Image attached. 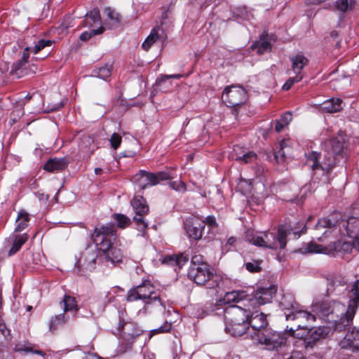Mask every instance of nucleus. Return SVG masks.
Returning a JSON list of instances; mask_svg holds the SVG:
<instances>
[{"label":"nucleus","mask_w":359,"mask_h":359,"mask_svg":"<svg viewBox=\"0 0 359 359\" xmlns=\"http://www.w3.org/2000/svg\"><path fill=\"white\" fill-rule=\"evenodd\" d=\"M351 298L348 307L337 301H323L312 306L316 318L332 323L336 330H341L350 325L359 306V299L349 292Z\"/></svg>","instance_id":"obj_1"},{"label":"nucleus","mask_w":359,"mask_h":359,"mask_svg":"<svg viewBox=\"0 0 359 359\" xmlns=\"http://www.w3.org/2000/svg\"><path fill=\"white\" fill-rule=\"evenodd\" d=\"M345 137L339 134L335 137L325 142V151L324 160L320 163L318 159L320 154L316 151H311L306 154V164L314 171V175L322 174L324 177L322 181L327 182V175L334 168L338 156H344L346 149Z\"/></svg>","instance_id":"obj_2"},{"label":"nucleus","mask_w":359,"mask_h":359,"mask_svg":"<svg viewBox=\"0 0 359 359\" xmlns=\"http://www.w3.org/2000/svg\"><path fill=\"white\" fill-rule=\"evenodd\" d=\"M241 305L231 304L224 311V330L233 337H240L247 333L248 320L252 306L246 301H241Z\"/></svg>","instance_id":"obj_3"},{"label":"nucleus","mask_w":359,"mask_h":359,"mask_svg":"<svg viewBox=\"0 0 359 359\" xmlns=\"http://www.w3.org/2000/svg\"><path fill=\"white\" fill-rule=\"evenodd\" d=\"M116 238V231L113 225L95 228L91 235L92 241L97 249L102 252L111 263L119 264L123 261V255L121 248L113 245Z\"/></svg>","instance_id":"obj_4"},{"label":"nucleus","mask_w":359,"mask_h":359,"mask_svg":"<svg viewBox=\"0 0 359 359\" xmlns=\"http://www.w3.org/2000/svg\"><path fill=\"white\" fill-rule=\"evenodd\" d=\"M277 292V287L271 285L267 287H259L253 291L251 295H248L244 290H233L225 294L222 302L228 304L233 302L239 303L241 301H246L252 309L270 302Z\"/></svg>","instance_id":"obj_5"},{"label":"nucleus","mask_w":359,"mask_h":359,"mask_svg":"<svg viewBox=\"0 0 359 359\" xmlns=\"http://www.w3.org/2000/svg\"><path fill=\"white\" fill-rule=\"evenodd\" d=\"M337 226L340 229L341 227L344 229L347 236L354 240L355 248L359 250V216L349 217L346 221H341L339 224L337 221H332L329 218H322L316 224V229L317 230L327 229L323 233L325 237H327L330 230L336 229Z\"/></svg>","instance_id":"obj_6"},{"label":"nucleus","mask_w":359,"mask_h":359,"mask_svg":"<svg viewBox=\"0 0 359 359\" xmlns=\"http://www.w3.org/2000/svg\"><path fill=\"white\" fill-rule=\"evenodd\" d=\"M284 313L286 320L294 323L290 327L287 326L286 331L289 332L290 335L299 339H303L305 334L302 333L307 332L308 328L312 327V324L316 320V315L312 311L303 309L302 306L294 311Z\"/></svg>","instance_id":"obj_7"},{"label":"nucleus","mask_w":359,"mask_h":359,"mask_svg":"<svg viewBox=\"0 0 359 359\" xmlns=\"http://www.w3.org/2000/svg\"><path fill=\"white\" fill-rule=\"evenodd\" d=\"M126 299L128 302L142 300L146 306L162 305L159 290L149 280L143 281L142 284L130 290Z\"/></svg>","instance_id":"obj_8"},{"label":"nucleus","mask_w":359,"mask_h":359,"mask_svg":"<svg viewBox=\"0 0 359 359\" xmlns=\"http://www.w3.org/2000/svg\"><path fill=\"white\" fill-rule=\"evenodd\" d=\"M188 276L198 285H207L208 288L218 287L220 282V278L214 273L209 264L189 267Z\"/></svg>","instance_id":"obj_9"},{"label":"nucleus","mask_w":359,"mask_h":359,"mask_svg":"<svg viewBox=\"0 0 359 359\" xmlns=\"http://www.w3.org/2000/svg\"><path fill=\"white\" fill-rule=\"evenodd\" d=\"M172 169L169 172H158L157 173L149 172L141 170L134 176V181L140 189H145L148 186H155L159 182L173 178Z\"/></svg>","instance_id":"obj_10"},{"label":"nucleus","mask_w":359,"mask_h":359,"mask_svg":"<svg viewBox=\"0 0 359 359\" xmlns=\"http://www.w3.org/2000/svg\"><path fill=\"white\" fill-rule=\"evenodd\" d=\"M290 229L285 225H280L277 232H262L264 240V248L276 250L279 247L284 249L287 245V236Z\"/></svg>","instance_id":"obj_11"},{"label":"nucleus","mask_w":359,"mask_h":359,"mask_svg":"<svg viewBox=\"0 0 359 359\" xmlns=\"http://www.w3.org/2000/svg\"><path fill=\"white\" fill-rule=\"evenodd\" d=\"M259 337L255 339L259 344H264L266 349L278 351L286 343L285 333L273 331L270 327L264 332H259Z\"/></svg>","instance_id":"obj_12"},{"label":"nucleus","mask_w":359,"mask_h":359,"mask_svg":"<svg viewBox=\"0 0 359 359\" xmlns=\"http://www.w3.org/2000/svg\"><path fill=\"white\" fill-rule=\"evenodd\" d=\"M142 334V330L133 321L120 320L117 328L119 339L126 345H131L134 340Z\"/></svg>","instance_id":"obj_13"},{"label":"nucleus","mask_w":359,"mask_h":359,"mask_svg":"<svg viewBox=\"0 0 359 359\" xmlns=\"http://www.w3.org/2000/svg\"><path fill=\"white\" fill-rule=\"evenodd\" d=\"M100 24L101 18L98 9H93L88 12L86 15V19L83 20V25L89 27H93L95 25H99V27L89 31L83 32L80 35V39L83 41H86L93 36L102 34L105 29Z\"/></svg>","instance_id":"obj_14"},{"label":"nucleus","mask_w":359,"mask_h":359,"mask_svg":"<svg viewBox=\"0 0 359 359\" xmlns=\"http://www.w3.org/2000/svg\"><path fill=\"white\" fill-rule=\"evenodd\" d=\"M131 205L135 213L133 220L138 231L144 233L148 226L147 223L143 219V217L149 212V210L147 201L142 196H136L132 200Z\"/></svg>","instance_id":"obj_15"},{"label":"nucleus","mask_w":359,"mask_h":359,"mask_svg":"<svg viewBox=\"0 0 359 359\" xmlns=\"http://www.w3.org/2000/svg\"><path fill=\"white\" fill-rule=\"evenodd\" d=\"M222 100L229 107L244 104L247 100V91L240 86H232L224 89Z\"/></svg>","instance_id":"obj_16"},{"label":"nucleus","mask_w":359,"mask_h":359,"mask_svg":"<svg viewBox=\"0 0 359 359\" xmlns=\"http://www.w3.org/2000/svg\"><path fill=\"white\" fill-rule=\"evenodd\" d=\"M248 327L251 338L253 340L257 339L259 337V332H264L269 328L266 315L259 313L258 311H252L251 310L248 320Z\"/></svg>","instance_id":"obj_17"},{"label":"nucleus","mask_w":359,"mask_h":359,"mask_svg":"<svg viewBox=\"0 0 359 359\" xmlns=\"http://www.w3.org/2000/svg\"><path fill=\"white\" fill-rule=\"evenodd\" d=\"M184 225L186 232L190 239L198 241L202 238L205 229V222L203 219L198 217L188 219L186 220Z\"/></svg>","instance_id":"obj_18"},{"label":"nucleus","mask_w":359,"mask_h":359,"mask_svg":"<svg viewBox=\"0 0 359 359\" xmlns=\"http://www.w3.org/2000/svg\"><path fill=\"white\" fill-rule=\"evenodd\" d=\"M341 348L359 352V327H354L348 331L345 337L339 342Z\"/></svg>","instance_id":"obj_19"},{"label":"nucleus","mask_w":359,"mask_h":359,"mask_svg":"<svg viewBox=\"0 0 359 359\" xmlns=\"http://www.w3.org/2000/svg\"><path fill=\"white\" fill-rule=\"evenodd\" d=\"M307 332H302V334H304V341L306 344L307 346L312 347L315 343L321 339H324L328 334L329 330L327 327H318L317 328L310 327L306 330Z\"/></svg>","instance_id":"obj_20"},{"label":"nucleus","mask_w":359,"mask_h":359,"mask_svg":"<svg viewBox=\"0 0 359 359\" xmlns=\"http://www.w3.org/2000/svg\"><path fill=\"white\" fill-rule=\"evenodd\" d=\"M97 256L93 251L86 250L83 252L81 258L76 262V273L83 275L80 268V265H83L86 270L91 271L95 268Z\"/></svg>","instance_id":"obj_21"},{"label":"nucleus","mask_w":359,"mask_h":359,"mask_svg":"<svg viewBox=\"0 0 359 359\" xmlns=\"http://www.w3.org/2000/svg\"><path fill=\"white\" fill-rule=\"evenodd\" d=\"M232 158L241 164L252 163L257 158V155L254 151H242V148L239 146H234Z\"/></svg>","instance_id":"obj_22"},{"label":"nucleus","mask_w":359,"mask_h":359,"mask_svg":"<svg viewBox=\"0 0 359 359\" xmlns=\"http://www.w3.org/2000/svg\"><path fill=\"white\" fill-rule=\"evenodd\" d=\"M29 57V48L27 47L22 53V58L17 62L13 63L10 72V74L17 78H20L26 74L25 67L27 59Z\"/></svg>","instance_id":"obj_23"},{"label":"nucleus","mask_w":359,"mask_h":359,"mask_svg":"<svg viewBox=\"0 0 359 359\" xmlns=\"http://www.w3.org/2000/svg\"><path fill=\"white\" fill-rule=\"evenodd\" d=\"M69 161L65 158H53L47 161L43 165V169L50 172H59L68 165Z\"/></svg>","instance_id":"obj_24"},{"label":"nucleus","mask_w":359,"mask_h":359,"mask_svg":"<svg viewBox=\"0 0 359 359\" xmlns=\"http://www.w3.org/2000/svg\"><path fill=\"white\" fill-rule=\"evenodd\" d=\"M343 109V101L340 98H331L320 104L319 109L323 112L335 113Z\"/></svg>","instance_id":"obj_25"},{"label":"nucleus","mask_w":359,"mask_h":359,"mask_svg":"<svg viewBox=\"0 0 359 359\" xmlns=\"http://www.w3.org/2000/svg\"><path fill=\"white\" fill-rule=\"evenodd\" d=\"M189 261V257L183 254L174 255L172 256L165 257L163 259V263L175 267L174 270L176 271L182 268Z\"/></svg>","instance_id":"obj_26"},{"label":"nucleus","mask_w":359,"mask_h":359,"mask_svg":"<svg viewBox=\"0 0 359 359\" xmlns=\"http://www.w3.org/2000/svg\"><path fill=\"white\" fill-rule=\"evenodd\" d=\"M252 50L257 49L259 54H263L271 50V42L266 34H262L259 39L251 46Z\"/></svg>","instance_id":"obj_27"},{"label":"nucleus","mask_w":359,"mask_h":359,"mask_svg":"<svg viewBox=\"0 0 359 359\" xmlns=\"http://www.w3.org/2000/svg\"><path fill=\"white\" fill-rule=\"evenodd\" d=\"M163 33V30L160 27H156L153 28L149 34V35L146 38L142 44V48L147 51L151 47V46L160 39L161 34Z\"/></svg>","instance_id":"obj_28"},{"label":"nucleus","mask_w":359,"mask_h":359,"mask_svg":"<svg viewBox=\"0 0 359 359\" xmlns=\"http://www.w3.org/2000/svg\"><path fill=\"white\" fill-rule=\"evenodd\" d=\"M280 305L285 312L289 313L297 309L300 305L298 304L292 294L290 293L284 294L280 301Z\"/></svg>","instance_id":"obj_29"},{"label":"nucleus","mask_w":359,"mask_h":359,"mask_svg":"<svg viewBox=\"0 0 359 359\" xmlns=\"http://www.w3.org/2000/svg\"><path fill=\"white\" fill-rule=\"evenodd\" d=\"M29 220L30 217L29 213L23 210H20L15 220L16 226L15 228V232H21L25 229L28 226Z\"/></svg>","instance_id":"obj_30"},{"label":"nucleus","mask_w":359,"mask_h":359,"mask_svg":"<svg viewBox=\"0 0 359 359\" xmlns=\"http://www.w3.org/2000/svg\"><path fill=\"white\" fill-rule=\"evenodd\" d=\"M292 69L297 75H302L301 72L307 64L308 60L302 54H298L291 57Z\"/></svg>","instance_id":"obj_31"},{"label":"nucleus","mask_w":359,"mask_h":359,"mask_svg":"<svg viewBox=\"0 0 359 359\" xmlns=\"http://www.w3.org/2000/svg\"><path fill=\"white\" fill-rule=\"evenodd\" d=\"M13 243L11 248L8 255H13L15 254L21 247L27 241L29 236L27 233L12 235Z\"/></svg>","instance_id":"obj_32"},{"label":"nucleus","mask_w":359,"mask_h":359,"mask_svg":"<svg viewBox=\"0 0 359 359\" xmlns=\"http://www.w3.org/2000/svg\"><path fill=\"white\" fill-rule=\"evenodd\" d=\"M245 240L255 246L264 247V240L262 233H255L252 230H248L245 233Z\"/></svg>","instance_id":"obj_33"},{"label":"nucleus","mask_w":359,"mask_h":359,"mask_svg":"<svg viewBox=\"0 0 359 359\" xmlns=\"http://www.w3.org/2000/svg\"><path fill=\"white\" fill-rule=\"evenodd\" d=\"M331 248L336 252L348 253L351 252L352 249L354 248V241L353 243L347 241L339 240L333 243Z\"/></svg>","instance_id":"obj_34"},{"label":"nucleus","mask_w":359,"mask_h":359,"mask_svg":"<svg viewBox=\"0 0 359 359\" xmlns=\"http://www.w3.org/2000/svg\"><path fill=\"white\" fill-rule=\"evenodd\" d=\"M14 349L16 352H19L20 353H32L37 355H40L41 356L45 355V353L43 351L40 350H34L33 346L29 343H18L17 344H15Z\"/></svg>","instance_id":"obj_35"},{"label":"nucleus","mask_w":359,"mask_h":359,"mask_svg":"<svg viewBox=\"0 0 359 359\" xmlns=\"http://www.w3.org/2000/svg\"><path fill=\"white\" fill-rule=\"evenodd\" d=\"M111 74V65L107 64L93 69L92 75L103 80H107Z\"/></svg>","instance_id":"obj_36"},{"label":"nucleus","mask_w":359,"mask_h":359,"mask_svg":"<svg viewBox=\"0 0 359 359\" xmlns=\"http://www.w3.org/2000/svg\"><path fill=\"white\" fill-rule=\"evenodd\" d=\"M291 121L292 114L290 111L285 112L280 116V119L276 121L274 127L275 130L280 133L285 126L289 125Z\"/></svg>","instance_id":"obj_37"},{"label":"nucleus","mask_w":359,"mask_h":359,"mask_svg":"<svg viewBox=\"0 0 359 359\" xmlns=\"http://www.w3.org/2000/svg\"><path fill=\"white\" fill-rule=\"evenodd\" d=\"M354 6V0H337L335 1V8L340 11L341 14L353 10Z\"/></svg>","instance_id":"obj_38"},{"label":"nucleus","mask_w":359,"mask_h":359,"mask_svg":"<svg viewBox=\"0 0 359 359\" xmlns=\"http://www.w3.org/2000/svg\"><path fill=\"white\" fill-rule=\"evenodd\" d=\"M62 303L64 305V311H72L77 312L79 310V306L76 304V299L74 297H72L69 295H65Z\"/></svg>","instance_id":"obj_39"},{"label":"nucleus","mask_w":359,"mask_h":359,"mask_svg":"<svg viewBox=\"0 0 359 359\" xmlns=\"http://www.w3.org/2000/svg\"><path fill=\"white\" fill-rule=\"evenodd\" d=\"M67 320V319L65 313L55 316L50 320L49 330L50 332H54L57 329L58 327L64 325L66 323Z\"/></svg>","instance_id":"obj_40"},{"label":"nucleus","mask_w":359,"mask_h":359,"mask_svg":"<svg viewBox=\"0 0 359 359\" xmlns=\"http://www.w3.org/2000/svg\"><path fill=\"white\" fill-rule=\"evenodd\" d=\"M325 248L315 242H310L300 249L302 253H322Z\"/></svg>","instance_id":"obj_41"},{"label":"nucleus","mask_w":359,"mask_h":359,"mask_svg":"<svg viewBox=\"0 0 359 359\" xmlns=\"http://www.w3.org/2000/svg\"><path fill=\"white\" fill-rule=\"evenodd\" d=\"M114 218L117 223V226L121 229L127 227L130 223V219L123 214H115Z\"/></svg>","instance_id":"obj_42"},{"label":"nucleus","mask_w":359,"mask_h":359,"mask_svg":"<svg viewBox=\"0 0 359 359\" xmlns=\"http://www.w3.org/2000/svg\"><path fill=\"white\" fill-rule=\"evenodd\" d=\"M262 261L253 260L252 262H247L245 264V269L250 273H258L262 270L260 266Z\"/></svg>","instance_id":"obj_43"},{"label":"nucleus","mask_w":359,"mask_h":359,"mask_svg":"<svg viewBox=\"0 0 359 359\" xmlns=\"http://www.w3.org/2000/svg\"><path fill=\"white\" fill-rule=\"evenodd\" d=\"M182 77V74H170V75H161L156 80V85L163 88V86L166 83V82L170 79H180Z\"/></svg>","instance_id":"obj_44"},{"label":"nucleus","mask_w":359,"mask_h":359,"mask_svg":"<svg viewBox=\"0 0 359 359\" xmlns=\"http://www.w3.org/2000/svg\"><path fill=\"white\" fill-rule=\"evenodd\" d=\"M303 79L302 75H297L294 77L289 78L286 82L283 84L282 89L284 90H288L291 87L296 83L299 82Z\"/></svg>","instance_id":"obj_45"},{"label":"nucleus","mask_w":359,"mask_h":359,"mask_svg":"<svg viewBox=\"0 0 359 359\" xmlns=\"http://www.w3.org/2000/svg\"><path fill=\"white\" fill-rule=\"evenodd\" d=\"M52 44V41L50 40H46V39H41L39 40L37 43L35 44L33 52L36 54L40 50L43 49L46 46H50Z\"/></svg>","instance_id":"obj_46"},{"label":"nucleus","mask_w":359,"mask_h":359,"mask_svg":"<svg viewBox=\"0 0 359 359\" xmlns=\"http://www.w3.org/2000/svg\"><path fill=\"white\" fill-rule=\"evenodd\" d=\"M202 264H208L203 260V257L201 255H194L192 256L191 259L190 267L201 266Z\"/></svg>","instance_id":"obj_47"},{"label":"nucleus","mask_w":359,"mask_h":359,"mask_svg":"<svg viewBox=\"0 0 359 359\" xmlns=\"http://www.w3.org/2000/svg\"><path fill=\"white\" fill-rule=\"evenodd\" d=\"M105 13L107 18L115 23H118L120 21V15L111 8H107Z\"/></svg>","instance_id":"obj_48"},{"label":"nucleus","mask_w":359,"mask_h":359,"mask_svg":"<svg viewBox=\"0 0 359 359\" xmlns=\"http://www.w3.org/2000/svg\"><path fill=\"white\" fill-rule=\"evenodd\" d=\"M285 147V142L283 141L280 143V149L278 151H276L274 154V158L278 162H283L285 159V154L283 151V148Z\"/></svg>","instance_id":"obj_49"},{"label":"nucleus","mask_w":359,"mask_h":359,"mask_svg":"<svg viewBox=\"0 0 359 359\" xmlns=\"http://www.w3.org/2000/svg\"><path fill=\"white\" fill-rule=\"evenodd\" d=\"M122 138L118 133H113L110 138L111 146L114 149H116L121 143Z\"/></svg>","instance_id":"obj_50"},{"label":"nucleus","mask_w":359,"mask_h":359,"mask_svg":"<svg viewBox=\"0 0 359 359\" xmlns=\"http://www.w3.org/2000/svg\"><path fill=\"white\" fill-rule=\"evenodd\" d=\"M170 187L177 191H185L186 184L181 180L174 181L170 182Z\"/></svg>","instance_id":"obj_51"},{"label":"nucleus","mask_w":359,"mask_h":359,"mask_svg":"<svg viewBox=\"0 0 359 359\" xmlns=\"http://www.w3.org/2000/svg\"><path fill=\"white\" fill-rule=\"evenodd\" d=\"M172 327L171 323L168 322H165L163 325L159 327L158 328L154 329L151 331V333L154 334H158V333H165L168 332Z\"/></svg>","instance_id":"obj_52"},{"label":"nucleus","mask_w":359,"mask_h":359,"mask_svg":"<svg viewBox=\"0 0 359 359\" xmlns=\"http://www.w3.org/2000/svg\"><path fill=\"white\" fill-rule=\"evenodd\" d=\"M0 332L4 336L6 341H8L11 339V330L7 328L4 323H0Z\"/></svg>","instance_id":"obj_53"},{"label":"nucleus","mask_w":359,"mask_h":359,"mask_svg":"<svg viewBox=\"0 0 359 359\" xmlns=\"http://www.w3.org/2000/svg\"><path fill=\"white\" fill-rule=\"evenodd\" d=\"M238 12L237 15L244 20H250V18H252V15L247 11L245 6L238 8Z\"/></svg>","instance_id":"obj_54"},{"label":"nucleus","mask_w":359,"mask_h":359,"mask_svg":"<svg viewBox=\"0 0 359 359\" xmlns=\"http://www.w3.org/2000/svg\"><path fill=\"white\" fill-rule=\"evenodd\" d=\"M205 222V225L208 224L210 227L213 228L217 226V222L215 217L214 216H207L205 220H203Z\"/></svg>","instance_id":"obj_55"},{"label":"nucleus","mask_w":359,"mask_h":359,"mask_svg":"<svg viewBox=\"0 0 359 359\" xmlns=\"http://www.w3.org/2000/svg\"><path fill=\"white\" fill-rule=\"evenodd\" d=\"M350 292L359 299V279L352 285Z\"/></svg>","instance_id":"obj_56"},{"label":"nucleus","mask_w":359,"mask_h":359,"mask_svg":"<svg viewBox=\"0 0 359 359\" xmlns=\"http://www.w3.org/2000/svg\"><path fill=\"white\" fill-rule=\"evenodd\" d=\"M236 238L234 237H230L228 240H227V243L226 244L227 245H233L234 243H236Z\"/></svg>","instance_id":"obj_57"},{"label":"nucleus","mask_w":359,"mask_h":359,"mask_svg":"<svg viewBox=\"0 0 359 359\" xmlns=\"http://www.w3.org/2000/svg\"><path fill=\"white\" fill-rule=\"evenodd\" d=\"M102 168H96L95 169V173L96 175H100V174L102 173Z\"/></svg>","instance_id":"obj_58"},{"label":"nucleus","mask_w":359,"mask_h":359,"mask_svg":"<svg viewBox=\"0 0 359 359\" xmlns=\"http://www.w3.org/2000/svg\"><path fill=\"white\" fill-rule=\"evenodd\" d=\"M330 35H331V36L335 38V37H337L338 36V33L336 31H332L330 33Z\"/></svg>","instance_id":"obj_59"},{"label":"nucleus","mask_w":359,"mask_h":359,"mask_svg":"<svg viewBox=\"0 0 359 359\" xmlns=\"http://www.w3.org/2000/svg\"><path fill=\"white\" fill-rule=\"evenodd\" d=\"M37 196L39 198L40 200L42 199V198L44 196L43 194H40L39 192L37 193Z\"/></svg>","instance_id":"obj_60"},{"label":"nucleus","mask_w":359,"mask_h":359,"mask_svg":"<svg viewBox=\"0 0 359 359\" xmlns=\"http://www.w3.org/2000/svg\"><path fill=\"white\" fill-rule=\"evenodd\" d=\"M294 236H297V237H299L300 233H298V232H294Z\"/></svg>","instance_id":"obj_61"},{"label":"nucleus","mask_w":359,"mask_h":359,"mask_svg":"<svg viewBox=\"0 0 359 359\" xmlns=\"http://www.w3.org/2000/svg\"><path fill=\"white\" fill-rule=\"evenodd\" d=\"M32 307L31 306H28L27 310H28V311H30V310L32 309Z\"/></svg>","instance_id":"obj_62"}]
</instances>
